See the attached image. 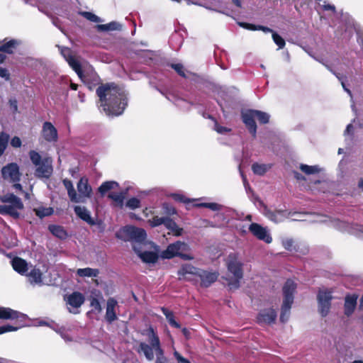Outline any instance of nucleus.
<instances>
[{"label":"nucleus","instance_id":"25","mask_svg":"<svg viewBox=\"0 0 363 363\" xmlns=\"http://www.w3.org/2000/svg\"><path fill=\"white\" fill-rule=\"evenodd\" d=\"M116 305L117 301L113 298H109L107 300L106 319L109 323H112L117 318L115 311Z\"/></svg>","mask_w":363,"mask_h":363},{"label":"nucleus","instance_id":"60","mask_svg":"<svg viewBox=\"0 0 363 363\" xmlns=\"http://www.w3.org/2000/svg\"><path fill=\"white\" fill-rule=\"evenodd\" d=\"M11 145L13 147H20L21 146L20 138L14 136L11 140Z\"/></svg>","mask_w":363,"mask_h":363},{"label":"nucleus","instance_id":"19","mask_svg":"<svg viewBox=\"0 0 363 363\" xmlns=\"http://www.w3.org/2000/svg\"><path fill=\"white\" fill-rule=\"evenodd\" d=\"M77 190L79 193L78 197L82 200L79 203H84L86 199L91 196L92 189L88 183L87 179L81 178L77 183Z\"/></svg>","mask_w":363,"mask_h":363},{"label":"nucleus","instance_id":"57","mask_svg":"<svg viewBox=\"0 0 363 363\" xmlns=\"http://www.w3.org/2000/svg\"><path fill=\"white\" fill-rule=\"evenodd\" d=\"M171 67L174 69L180 76L186 77L184 67L180 63L172 64Z\"/></svg>","mask_w":363,"mask_h":363},{"label":"nucleus","instance_id":"32","mask_svg":"<svg viewBox=\"0 0 363 363\" xmlns=\"http://www.w3.org/2000/svg\"><path fill=\"white\" fill-rule=\"evenodd\" d=\"M67 62L72 69L77 73L80 79L83 77V72L82 70L81 65L72 55H69L67 58Z\"/></svg>","mask_w":363,"mask_h":363},{"label":"nucleus","instance_id":"8","mask_svg":"<svg viewBox=\"0 0 363 363\" xmlns=\"http://www.w3.org/2000/svg\"><path fill=\"white\" fill-rule=\"evenodd\" d=\"M242 263L235 257L229 256L228 269L233 276V279L228 280V285L230 289H238L240 287V280L243 277Z\"/></svg>","mask_w":363,"mask_h":363},{"label":"nucleus","instance_id":"1","mask_svg":"<svg viewBox=\"0 0 363 363\" xmlns=\"http://www.w3.org/2000/svg\"><path fill=\"white\" fill-rule=\"evenodd\" d=\"M99 108L108 116L121 115L128 105L126 91L114 83L102 84L96 90Z\"/></svg>","mask_w":363,"mask_h":363},{"label":"nucleus","instance_id":"21","mask_svg":"<svg viewBox=\"0 0 363 363\" xmlns=\"http://www.w3.org/2000/svg\"><path fill=\"white\" fill-rule=\"evenodd\" d=\"M67 304L74 309H78L84 302V297L79 292H73L66 298Z\"/></svg>","mask_w":363,"mask_h":363},{"label":"nucleus","instance_id":"26","mask_svg":"<svg viewBox=\"0 0 363 363\" xmlns=\"http://www.w3.org/2000/svg\"><path fill=\"white\" fill-rule=\"evenodd\" d=\"M357 296L354 294L346 296L344 308L345 314L347 316H350L353 313L357 306Z\"/></svg>","mask_w":363,"mask_h":363},{"label":"nucleus","instance_id":"12","mask_svg":"<svg viewBox=\"0 0 363 363\" xmlns=\"http://www.w3.org/2000/svg\"><path fill=\"white\" fill-rule=\"evenodd\" d=\"M249 231L258 240L269 244L272 242V238L267 227H263L257 223H252L249 225Z\"/></svg>","mask_w":363,"mask_h":363},{"label":"nucleus","instance_id":"34","mask_svg":"<svg viewBox=\"0 0 363 363\" xmlns=\"http://www.w3.org/2000/svg\"><path fill=\"white\" fill-rule=\"evenodd\" d=\"M99 274V270L89 267L78 269L77 274L81 277H96Z\"/></svg>","mask_w":363,"mask_h":363},{"label":"nucleus","instance_id":"36","mask_svg":"<svg viewBox=\"0 0 363 363\" xmlns=\"http://www.w3.org/2000/svg\"><path fill=\"white\" fill-rule=\"evenodd\" d=\"M118 186V184L116 182H113V181L105 182H103L100 185L98 190H99V192L101 194V195L104 196L108 191L113 189Z\"/></svg>","mask_w":363,"mask_h":363},{"label":"nucleus","instance_id":"5","mask_svg":"<svg viewBox=\"0 0 363 363\" xmlns=\"http://www.w3.org/2000/svg\"><path fill=\"white\" fill-rule=\"evenodd\" d=\"M296 288V284L291 279H288L283 286L284 301L280 315V320L282 323L288 320L291 305L294 303V294Z\"/></svg>","mask_w":363,"mask_h":363},{"label":"nucleus","instance_id":"42","mask_svg":"<svg viewBox=\"0 0 363 363\" xmlns=\"http://www.w3.org/2000/svg\"><path fill=\"white\" fill-rule=\"evenodd\" d=\"M120 25L116 22H111L108 24H99L96 28L99 31H108L118 30Z\"/></svg>","mask_w":363,"mask_h":363},{"label":"nucleus","instance_id":"53","mask_svg":"<svg viewBox=\"0 0 363 363\" xmlns=\"http://www.w3.org/2000/svg\"><path fill=\"white\" fill-rule=\"evenodd\" d=\"M90 306L97 313H100L102 311V308L101 306V303H100L99 299L97 298H96V297H91V298Z\"/></svg>","mask_w":363,"mask_h":363},{"label":"nucleus","instance_id":"4","mask_svg":"<svg viewBox=\"0 0 363 363\" xmlns=\"http://www.w3.org/2000/svg\"><path fill=\"white\" fill-rule=\"evenodd\" d=\"M28 155L31 162L36 167L35 176L38 178H49L53 172L52 160L49 157L42 158L35 150H30Z\"/></svg>","mask_w":363,"mask_h":363},{"label":"nucleus","instance_id":"58","mask_svg":"<svg viewBox=\"0 0 363 363\" xmlns=\"http://www.w3.org/2000/svg\"><path fill=\"white\" fill-rule=\"evenodd\" d=\"M206 208H209L210 210L213 211H219L222 210L224 206L221 204H219L218 203H206Z\"/></svg>","mask_w":363,"mask_h":363},{"label":"nucleus","instance_id":"31","mask_svg":"<svg viewBox=\"0 0 363 363\" xmlns=\"http://www.w3.org/2000/svg\"><path fill=\"white\" fill-rule=\"evenodd\" d=\"M48 229L50 233L55 235V237L60 239H65L67 237V233L65 230V228L60 225H50L48 226Z\"/></svg>","mask_w":363,"mask_h":363},{"label":"nucleus","instance_id":"23","mask_svg":"<svg viewBox=\"0 0 363 363\" xmlns=\"http://www.w3.org/2000/svg\"><path fill=\"white\" fill-rule=\"evenodd\" d=\"M26 275L31 285L41 286L43 284V274L39 269L33 267Z\"/></svg>","mask_w":363,"mask_h":363},{"label":"nucleus","instance_id":"13","mask_svg":"<svg viewBox=\"0 0 363 363\" xmlns=\"http://www.w3.org/2000/svg\"><path fill=\"white\" fill-rule=\"evenodd\" d=\"M149 342L155 347V363H167V359L164 356V351L160 346V339L152 328L150 330Z\"/></svg>","mask_w":363,"mask_h":363},{"label":"nucleus","instance_id":"37","mask_svg":"<svg viewBox=\"0 0 363 363\" xmlns=\"http://www.w3.org/2000/svg\"><path fill=\"white\" fill-rule=\"evenodd\" d=\"M19 43L18 40H11L9 42L0 46V52H6L8 54H12L13 52V50L16 48V46Z\"/></svg>","mask_w":363,"mask_h":363},{"label":"nucleus","instance_id":"22","mask_svg":"<svg viewBox=\"0 0 363 363\" xmlns=\"http://www.w3.org/2000/svg\"><path fill=\"white\" fill-rule=\"evenodd\" d=\"M74 211L75 214L82 220L91 225L95 224V221L91 216L90 211L85 206H75Z\"/></svg>","mask_w":363,"mask_h":363},{"label":"nucleus","instance_id":"15","mask_svg":"<svg viewBox=\"0 0 363 363\" xmlns=\"http://www.w3.org/2000/svg\"><path fill=\"white\" fill-rule=\"evenodd\" d=\"M264 214L268 219L277 223L284 221L286 218H290L291 211L286 210H277L274 211L267 208H264Z\"/></svg>","mask_w":363,"mask_h":363},{"label":"nucleus","instance_id":"52","mask_svg":"<svg viewBox=\"0 0 363 363\" xmlns=\"http://www.w3.org/2000/svg\"><path fill=\"white\" fill-rule=\"evenodd\" d=\"M82 16L91 22L99 23L101 21L99 16L91 12L84 11L82 13Z\"/></svg>","mask_w":363,"mask_h":363},{"label":"nucleus","instance_id":"2","mask_svg":"<svg viewBox=\"0 0 363 363\" xmlns=\"http://www.w3.org/2000/svg\"><path fill=\"white\" fill-rule=\"evenodd\" d=\"M306 213L298 212H291L290 217L294 220H308L309 222L315 223H325L328 226L332 227L340 232L347 233L354 235L359 238L363 239V225L354 223H349L337 218H332L324 215L320 214H311L313 218L307 220L303 218Z\"/></svg>","mask_w":363,"mask_h":363},{"label":"nucleus","instance_id":"44","mask_svg":"<svg viewBox=\"0 0 363 363\" xmlns=\"http://www.w3.org/2000/svg\"><path fill=\"white\" fill-rule=\"evenodd\" d=\"M167 217H159L158 216H153L152 219H150L148 220V223L150 225L152 228L160 226L161 225H164L165 223V221L167 220Z\"/></svg>","mask_w":363,"mask_h":363},{"label":"nucleus","instance_id":"29","mask_svg":"<svg viewBox=\"0 0 363 363\" xmlns=\"http://www.w3.org/2000/svg\"><path fill=\"white\" fill-rule=\"evenodd\" d=\"M63 184L67 190L68 196L71 200V201L74 203H79L82 201L80 197H78V194H77L75 189H74L73 184L71 181L68 179L63 180Z\"/></svg>","mask_w":363,"mask_h":363},{"label":"nucleus","instance_id":"35","mask_svg":"<svg viewBox=\"0 0 363 363\" xmlns=\"http://www.w3.org/2000/svg\"><path fill=\"white\" fill-rule=\"evenodd\" d=\"M272 165L269 164L254 163L252 169L254 174L259 176L264 175L270 168Z\"/></svg>","mask_w":363,"mask_h":363},{"label":"nucleus","instance_id":"14","mask_svg":"<svg viewBox=\"0 0 363 363\" xmlns=\"http://www.w3.org/2000/svg\"><path fill=\"white\" fill-rule=\"evenodd\" d=\"M238 213L235 212V210L230 208H225V211L223 213H218L215 214L214 218H218V220H220V223L214 224L213 222L207 221L208 225L211 227H217L220 228L225 226L227 224L230 222V218H235L237 216Z\"/></svg>","mask_w":363,"mask_h":363},{"label":"nucleus","instance_id":"30","mask_svg":"<svg viewBox=\"0 0 363 363\" xmlns=\"http://www.w3.org/2000/svg\"><path fill=\"white\" fill-rule=\"evenodd\" d=\"M164 226L166 227V228L169 230L175 236L181 235L183 232V229L179 227L176 222L173 220L171 218H167Z\"/></svg>","mask_w":363,"mask_h":363},{"label":"nucleus","instance_id":"45","mask_svg":"<svg viewBox=\"0 0 363 363\" xmlns=\"http://www.w3.org/2000/svg\"><path fill=\"white\" fill-rule=\"evenodd\" d=\"M255 118L259 121V123L266 124L269 122L270 116L261 111L255 110Z\"/></svg>","mask_w":363,"mask_h":363},{"label":"nucleus","instance_id":"24","mask_svg":"<svg viewBox=\"0 0 363 363\" xmlns=\"http://www.w3.org/2000/svg\"><path fill=\"white\" fill-rule=\"evenodd\" d=\"M13 269L21 275H25L28 270V264L26 260L21 257H14L11 260Z\"/></svg>","mask_w":363,"mask_h":363},{"label":"nucleus","instance_id":"59","mask_svg":"<svg viewBox=\"0 0 363 363\" xmlns=\"http://www.w3.org/2000/svg\"><path fill=\"white\" fill-rule=\"evenodd\" d=\"M174 356L178 363H191L187 359L183 357L178 352L174 351Z\"/></svg>","mask_w":363,"mask_h":363},{"label":"nucleus","instance_id":"49","mask_svg":"<svg viewBox=\"0 0 363 363\" xmlns=\"http://www.w3.org/2000/svg\"><path fill=\"white\" fill-rule=\"evenodd\" d=\"M108 198L116 201L121 206L123 204L124 195L122 193H111L108 194Z\"/></svg>","mask_w":363,"mask_h":363},{"label":"nucleus","instance_id":"6","mask_svg":"<svg viewBox=\"0 0 363 363\" xmlns=\"http://www.w3.org/2000/svg\"><path fill=\"white\" fill-rule=\"evenodd\" d=\"M0 201L10 205H2V215H9L14 218L20 216L18 211L23 208L21 199L13 194H6L0 196Z\"/></svg>","mask_w":363,"mask_h":363},{"label":"nucleus","instance_id":"48","mask_svg":"<svg viewBox=\"0 0 363 363\" xmlns=\"http://www.w3.org/2000/svg\"><path fill=\"white\" fill-rule=\"evenodd\" d=\"M126 206L131 210H135L140 208V201L135 197L130 198L127 201Z\"/></svg>","mask_w":363,"mask_h":363},{"label":"nucleus","instance_id":"11","mask_svg":"<svg viewBox=\"0 0 363 363\" xmlns=\"http://www.w3.org/2000/svg\"><path fill=\"white\" fill-rule=\"evenodd\" d=\"M21 175L19 167L15 162L9 163L1 169L2 178L10 182H18L21 179Z\"/></svg>","mask_w":363,"mask_h":363},{"label":"nucleus","instance_id":"54","mask_svg":"<svg viewBox=\"0 0 363 363\" xmlns=\"http://www.w3.org/2000/svg\"><path fill=\"white\" fill-rule=\"evenodd\" d=\"M284 247L288 251L295 250L294 241L291 238H286L282 240Z\"/></svg>","mask_w":363,"mask_h":363},{"label":"nucleus","instance_id":"9","mask_svg":"<svg viewBox=\"0 0 363 363\" xmlns=\"http://www.w3.org/2000/svg\"><path fill=\"white\" fill-rule=\"evenodd\" d=\"M120 233L124 240L138 243L144 242L147 237V233L144 229L132 225L125 226Z\"/></svg>","mask_w":363,"mask_h":363},{"label":"nucleus","instance_id":"43","mask_svg":"<svg viewBox=\"0 0 363 363\" xmlns=\"http://www.w3.org/2000/svg\"><path fill=\"white\" fill-rule=\"evenodd\" d=\"M300 169L306 174H313L318 173L320 171V169L318 165L309 166L307 164H301Z\"/></svg>","mask_w":363,"mask_h":363},{"label":"nucleus","instance_id":"41","mask_svg":"<svg viewBox=\"0 0 363 363\" xmlns=\"http://www.w3.org/2000/svg\"><path fill=\"white\" fill-rule=\"evenodd\" d=\"M240 26L245 28H247V29L251 30H260L264 31V33H274L271 28L265 27V26H255L253 24L245 23H240Z\"/></svg>","mask_w":363,"mask_h":363},{"label":"nucleus","instance_id":"55","mask_svg":"<svg viewBox=\"0 0 363 363\" xmlns=\"http://www.w3.org/2000/svg\"><path fill=\"white\" fill-rule=\"evenodd\" d=\"M213 129L219 134H225L231 130L230 128L219 125L217 121L214 122Z\"/></svg>","mask_w":363,"mask_h":363},{"label":"nucleus","instance_id":"38","mask_svg":"<svg viewBox=\"0 0 363 363\" xmlns=\"http://www.w3.org/2000/svg\"><path fill=\"white\" fill-rule=\"evenodd\" d=\"M162 213L163 217L170 218L177 214V210L171 203L164 202L162 204Z\"/></svg>","mask_w":363,"mask_h":363},{"label":"nucleus","instance_id":"20","mask_svg":"<svg viewBox=\"0 0 363 363\" xmlns=\"http://www.w3.org/2000/svg\"><path fill=\"white\" fill-rule=\"evenodd\" d=\"M277 318V312L273 308L262 310L257 315V321L259 323H274Z\"/></svg>","mask_w":363,"mask_h":363},{"label":"nucleus","instance_id":"39","mask_svg":"<svg viewBox=\"0 0 363 363\" xmlns=\"http://www.w3.org/2000/svg\"><path fill=\"white\" fill-rule=\"evenodd\" d=\"M34 211L37 216H38L40 218H43L46 216H51L54 211L53 208L51 207H39L38 208H35Z\"/></svg>","mask_w":363,"mask_h":363},{"label":"nucleus","instance_id":"63","mask_svg":"<svg viewBox=\"0 0 363 363\" xmlns=\"http://www.w3.org/2000/svg\"><path fill=\"white\" fill-rule=\"evenodd\" d=\"M61 337L66 342H70L73 341L72 337L65 330V333L62 334Z\"/></svg>","mask_w":363,"mask_h":363},{"label":"nucleus","instance_id":"46","mask_svg":"<svg viewBox=\"0 0 363 363\" xmlns=\"http://www.w3.org/2000/svg\"><path fill=\"white\" fill-rule=\"evenodd\" d=\"M170 196L176 201L188 203L191 201H197L199 199H192L190 200L189 199H187L182 194H172Z\"/></svg>","mask_w":363,"mask_h":363},{"label":"nucleus","instance_id":"62","mask_svg":"<svg viewBox=\"0 0 363 363\" xmlns=\"http://www.w3.org/2000/svg\"><path fill=\"white\" fill-rule=\"evenodd\" d=\"M0 77L6 80L9 79V73L6 68L0 67Z\"/></svg>","mask_w":363,"mask_h":363},{"label":"nucleus","instance_id":"3","mask_svg":"<svg viewBox=\"0 0 363 363\" xmlns=\"http://www.w3.org/2000/svg\"><path fill=\"white\" fill-rule=\"evenodd\" d=\"M187 274L195 275L200 279L201 286L206 288L210 286L218 278L216 272L203 270L189 264L183 265L178 271L180 279H187L188 278L186 277Z\"/></svg>","mask_w":363,"mask_h":363},{"label":"nucleus","instance_id":"64","mask_svg":"<svg viewBox=\"0 0 363 363\" xmlns=\"http://www.w3.org/2000/svg\"><path fill=\"white\" fill-rule=\"evenodd\" d=\"M168 323L169 324L173 327V328H181V325L179 323H177L175 320H174V317H173L172 318H170L168 320Z\"/></svg>","mask_w":363,"mask_h":363},{"label":"nucleus","instance_id":"50","mask_svg":"<svg viewBox=\"0 0 363 363\" xmlns=\"http://www.w3.org/2000/svg\"><path fill=\"white\" fill-rule=\"evenodd\" d=\"M272 39L279 49H281L285 46V40L277 33L274 32L272 33Z\"/></svg>","mask_w":363,"mask_h":363},{"label":"nucleus","instance_id":"10","mask_svg":"<svg viewBox=\"0 0 363 363\" xmlns=\"http://www.w3.org/2000/svg\"><path fill=\"white\" fill-rule=\"evenodd\" d=\"M333 299L332 291L330 290H319L317 295L318 311L322 317H325L330 311L331 301Z\"/></svg>","mask_w":363,"mask_h":363},{"label":"nucleus","instance_id":"7","mask_svg":"<svg viewBox=\"0 0 363 363\" xmlns=\"http://www.w3.org/2000/svg\"><path fill=\"white\" fill-rule=\"evenodd\" d=\"M189 250V246L184 242L177 241L169 244L167 249L161 252V257L163 259H172L174 257H179L185 260H191L193 257L183 253Z\"/></svg>","mask_w":363,"mask_h":363},{"label":"nucleus","instance_id":"33","mask_svg":"<svg viewBox=\"0 0 363 363\" xmlns=\"http://www.w3.org/2000/svg\"><path fill=\"white\" fill-rule=\"evenodd\" d=\"M138 254L143 262L145 263H155L158 259L157 255L153 252L145 251Z\"/></svg>","mask_w":363,"mask_h":363},{"label":"nucleus","instance_id":"18","mask_svg":"<svg viewBox=\"0 0 363 363\" xmlns=\"http://www.w3.org/2000/svg\"><path fill=\"white\" fill-rule=\"evenodd\" d=\"M42 135L49 143H55L58 139L57 130L50 122H45L43 125Z\"/></svg>","mask_w":363,"mask_h":363},{"label":"nucleus","instance_id":"28","mask_svg":"<svg viewBox=\"0 0 363 363\" xmlns=\"http://www.w3.org/2000/svg\"><path fill=\"white\" fill-rule=\"evenodd\" d=\"M309 55L315 60L318 61L319 62L322 63L323 65L326 67V68L331 72L341 82L342 86L344 89V90L352 97V92L351 91L347 88L345 82V77L343 75L340 74V73L335 72L334 70H333L330 67L323 62V60H320L319 58L315 57V56L312 55L311 53Z\"/></svg>","mask_w":363,"mask_h":363},{"label":"nucleus","instance_id":"16","mask_svg":"<svg viewBox=\"0 0 363 363\" xmlns=\"http://www.w3.org/2000/svg\"><path fill=\"white\" fill-rule=\"evenodd\" d=\"M255 114V110L252 109L242 113V121L253 137H255L257 133V125L255 121L256 118Z\"/></svg>","mask_w":363,"mask_h":363},{"label":"nucleus","instance_id":"40","mask_svg":"<svg viewBox=\"0 0 363 363\" xmlns=\"http://www.w3.org/2000/svg\"><path fill=\"white\" fill-rule=\"evenodd\" d=\"M9 135L4 131L0 133V157L4 154L9 140Z\"/></svg>","mask_w":363,"mask_h":363},{"label":"nucleus","instance_id":"61","mask_svg":"<svg viewBox=\"0 0 363 363\" xmlns=\"http://www.w3.org/2000/svg\"><path fill=\"white\" fill-rule=\"evenodd\" d=\"M9 105L11 106V108H12L13 110V112H16L18 111V103H17V101L16 99H9Z\"/></svg>","mask_w":363,"mask_h":363},{"label":"nucleus","instance_id":"17","mask_svg":"<svg viewBox=\"0 0 363 363\" xmlns=\"http://www.w3.org/2000/svg\"><path fill=\"white\" fill-rule=\"evenodd\" d=\"M27 315L10 308L0 306V319L2 320H26Z\"/></svg>","mask_w":363,"mask_h":363},{"label":"nucleus","instance_id":"47","mask_svg":"<svg viewBox=\"0 0 363 363\" xmlns=\"http://www.w3.org/2000/svg\"><path fill=\"white\" fill-rule=\"evenodd\" d=\"M316 1L318 2L319 6L322 8V9L323 11H330L333 13H335L336 12V9H335V5L330 4L326 1H323V4H321L320 1H322V0H316Z\"/></svg>","mask_w":363,"mask_h":363},{"label":"nucleus","instance_id":"27","mask_svg":"<svg viewBox=\"0 0 363 363\" xmlns=\"http://www.w3.org/2000/svg\"><path fill=\"white\" fill-rule=\"evenodd\" d=\"M139 353H143L148 361H152L154 359V352L155 347L152 344L150 345L145 342H140L138 349Z\"/></svg>","mask_w":363,"mask_h":363},{"label":"nucleus","instance_id":"56","mask_svg":"<svg viewBox=\"0 0 363 363\" xmlns=\"http://www.w3.org/2000/svg\"><path fill=\"white\" fill-rule=\"evenodd\" d=\"M176 106L181 108H189L190 104L182 98H176L174 101Z\"/></svg>","mask_w":363,"mask_h":363},{"label":"nucleus","instance_id":"51","mask_svg":"<svg viewBox=\"0 0 363 363\" xmlns=\"http://www.w3.org/2000/svg\"><path fill=\"white\" fill-rule=\"evenodd\" d=\"M21 327H23V325H18V326H13V325L7 324V325L0 326V335L4 334L5 333H8V332L16 331Z\"/></svg>","mask_w":363,"mask_h":363}]
</instances>
